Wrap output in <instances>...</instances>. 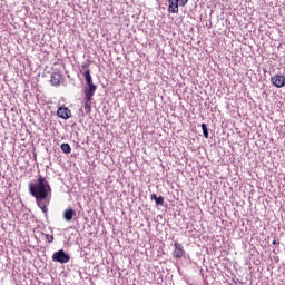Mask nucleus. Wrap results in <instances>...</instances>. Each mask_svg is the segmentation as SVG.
I'll use <instances>...</instances> for the list:
<instances>
[{
  "mask_svg": "<svg viewBox=\"0 0 285 285\" xmlns=\"http://www.w3.org/2000/svg\"><path fill=\"white\" fill-rule=\"evenodd\" d=\"M29 193L36 199L37 206L45 215H48V206H50V197L52 187L43 176H39L36 183L29 184Z\"/></svg>",
  "mask_w": 285,
  "mask_h": 285,
  "instance_id": "f257e3e1",
  "label": "nucleus"
},
{
  "mask_svg": "<svg viewBox=\"0 0 285 285\" xmlns=\"http://www.w3.org/2000/svg\"><path fill=\"white\" fill-rule=\"evenodd\" d=\"M83 77L87 83V87L85 88V95H87V97H95V92H97V85L92 83V76L90 75V69L85 70Z\"/></svg>",
  "mask_w": 285,
  "mask_h": 285,
  "instance_id": "f03ea898",
  "label": "nucleus"
},
{
  "mask_svg": "<svg viewBox=\"0 0 285 285\" xmlns=\"http://www.w3.org/2000/svg\"><path fill=\"white\" fill-rule=\"evenodd\" d=\"M52 262H58V264H68V262H70V255L66 253V250L60 249L53 253Z\"/></svg>",
  "mask_w": 285,
  "mask_h": 285,
  "instance_id": "7ed1b4c3",
  "label": "nucleus"
},
{
  "mask_svg": "<svg viewBox=\"0 0 285 285\" xmlns=\"http://www.w3.org/2000/svg\"><path fill=\"white\" fill-rule=\"evenodd\" d=\"M184 255H186V250H184V245H181L180 243H175L173 257H175L176 259H181Z\"/></svg>",
  "mask_w": 285,
  "mask_h": 285,
  "instance_id": "20e7f679",
  "label": "nucleus"
},
{
  "mask_svg": "<svg viewBox=\"0 0 285 285\" xmlns=\"http://www.w3.org/2000/svg\"><path fill=\"white\" fill-rule=\"evenodd\" d=\"M271 82L275 88H284L285 87V77L283 75H275L272 77Z\"/></svg>",
  "mask_w": 285,
  "mask_h": 285,
  "instance_id": "39448f33",
  "label": "nucleus"
},
{
  "mask_svg": "<svg viewBox=\"0 0 285 285\" xmlns=\"http://www.w3.org/2000/svg\"><path fill=\"white\" fill-rule=\"evenodd\" d=\"M57 115L60 117V119H70V117H72V111H70L68 107H59Z\"/></svg>",
  "mask_w": 285,
  "mask_h": 285,
  "instance_id": "423d86ee",
  "label": "nucleus"
},
{
  "mask_svg": "<svg viewBox=\"0 0 285 285\" xmlns=\"http://www.w3.org/2000/svg\"><path fill=\"white\" fill-rule=\"evenodd\" d=\"M85 112L86 115H90L92 112V96L85 95Z\"/></svg>",
  "mask_w": 285,
  "mask_h": 285,
  "instance_id": "0eeeda50",
  "label": "nucleus"
},
{
  "mask_svg": "<svg viewBox=\"0 0 285 285\" xmlns=\"http://www.w3.org/2000/svg\"><path fill=\"white\" fill-rule=\"evenodd\" d=\"M168 12H171V14H177L179 12V1L168 0Z\"/></svg>",
  "mask_w": 285,
  "mask_h": 285,
  "instance_id": "6e6552de",
  "label": "nucleus"
},
{
  "mask_svg": "<svg viewBox=\"0 0 285 285\" xmlns=\"http://www.w3.org/2000/svg\"><path fill=\"white\" fill-rule=\"evenodd\" d=\"M63 77L61 76V72L57 71L51 73L50 83L51 86H59L62 81Z\"/></svg>",
  "mask_w": 285,
  "mask_h": 285,
  "instance_id": "1a4fd4ad",
  "label": "nucleus"
},
{
  "mask_svg": "<svg viewBox=\"0 0 285 285\" xmlns=\"http://www.w3.org/2000/svg\"><path fill=\"white\" fill-rule=\"evenodd\" d=\"M76 216H77V212L72 208H67L62 214L65 222H72V218Z\"/></svg>",
  "mask_w": 285,
  "mask_h": 285,
  "instance_id": "9d476101",
  "label": "nucleus"
},
{
  "mask_svg": "<svg viewBox=\"0 0 285 285\" xmlns=\"http://www.w3.org/2000/svg\"><path fill=\"white\" fill-rule=\"evenodd\" d=\"M150 199L156 202V206H164V196L157 197V194H151Z\"/></svg>",
  "mask_w": 285,
  "mask_h": 285,
  "instance_id": "9b49d317",
  "label": "nucleus"
},
{
  "mask_svg": "<svg viewBox=\"0 0 285 285\" xmlns=\"http://www.w3.org/2000/svg\"><path fill=\"white\" fill-rule=\"evenodd\" d=\"M60 148L62 153H65V155H70V153H72V148L70 147V144L65 142L60 146Z\"/></svg>",
  "mask_w": 285,
  "mask_h": 285,
  "instance_id": "f8f14e48",
  "label": "nucleus"
},
{
  "mask_svg": "<svg viewBox=\"0 0 285 285\" xmlns=\"http://www.w3.org/2000/svg\"><path fill=\"white\" fill-rule=\"evenodd\" d=\"M200 128H202V130H203V135H204V137H205V139H208V137H209V134H208V126H206V124H202L200 125Z\"/></svg>",
  "mask_w": 285,
  "mask_h": 285,
  "instance_id": "ddd939ff",
  "label": "nucleus"
},
{
  "mask_svg": "<svg viewBox=\"0 0 285 285\" xmlns=\"http://www.w3.org/2000/svg\"><path fill=\"white\" fill-rule=\"evenodd\" d=\"M46 239L49 244H52V242H55V236L50 235V234H46Z\"/></svg>",
  "mask_w": 285,
  "mask_h": 285,
  "instance_id": "4468645a",
  "label": "nucleus"
},
{
  "mask_svg": "<svg viewBox=\"0 0 285 285\" xmlns=\"http://www.w3.org/2000/svg\"><path fill=\"white\" fill-rule=\"evenodd\" d=\"M186 3H188V0H179L178 1V6H181L184 8V6H186Z\"/></svg>",
  "mask_w": 285,
  "mask_h": 285,
  "instance_id": "2eb2a0df",
  "label": "nucleus"
},
{
  "mask_svg": "<svg viewBox=\"0 0 285 285\" xmlns=\"http://www.w3.org/2000/svg\"><path fill=\"white\" fill-rule=\"evenodd\" d=\"M272 244L275 246V245L277 244V240L274 239V240L272 242Z\"/></svg>",
  "mask_w": 285,
  "mask_h": 285,
  "instance_id": "dca6fc26",
  "label": "nucleus"
},
{
  "mask_svg": "<svg viewBox=\"0 0 285 285\" xmlns=\"http://www.w3.org/2000/svg\"><path fill=\"white\" fill-rule=\"evenodd\" d=\"M82 68H88V65L82 66Z\"/></svg>",
  "mask_w": 285,
  "mask_h": 285,
  "instance_id": "f3484780",
  "label": "nucleus"
}]
</instances>
